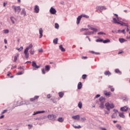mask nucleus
<instances>
[{
    "label": "nucleus",
    "mask_w": 130,
    "mask_h": 130,
    "mask_svg": "<svg viewBox=\"0 0 130 130\" xmlns=\"http://www.w3.org/2000/svg\"><path fill=\"white\" fill-rule=\"evenodd\" d=\"M96 42H103V39H97L96 40Z\"/></svg>",
    "instance_id": "obj_46"
},
{
    "label": "nucleus",
    "mask_w": 130,
    "mask_h": 130,
    "mask_svg": "<svg viewBox=\"0 0 130 130\" xmlns=\"http://www.w3.org/2000/svg\"><path fill=\"white\" fill-rule=\"evenodd\" d=\"M98 35H106V34H105V32H103L102 31H100L99 32H98Z\"/></svg>",
    "instance_id": "obj_42"
},
{
    "label": "nucleus",
    "mask_w": 130,
    "mask_h": 130,
    "mask_svg": "<svg viewBox=\"0 0 130 130\" xmlns=\"http://www.w3.org/2000/svg\"><path fill=\"white\" fill-rule=\"evenodd\" d=\"M99 97H100V94H97L95 96V99L96 98H99Z\"/></svg>",
    "instance_id": "obj_61"
},
{
    "label": "nucleus",
    "mask_w": 130,
    "mask_h": 130,
    "mask_svg": "<svg viewBox=\"0 0 130 130\" xmlns=\"http://www.w3.org/2000/svg\"><path fill=\"white\" fill-rule=\"evenodd\" d=\"M42 73L43 74V75H45V69H42Z\"/></svg>",
    "instance_id": "obj_55"
},
{
    "label": "nucleus",
    "mask_w": 130,
    "mask_h": 130,
    "mask_svg": "<svg viewBox=\"0 0 130 130\" xmlns=\"http://www.w3.org/2000/svg\"><path fill=\"white\" fill-rule=\"evenodd\" d=\"M93 34H94V31H88L84 33V35H92Z\"/></svg>",
    "instance_id": "obj_21"
},
{
    "label": "nucleus",
    "mask_w": 130,
    "mask_h": 130,
    "mask_svg": "<svg viewBox=\"0 0 130 130\" xmlns=\"http://www.w3.org/2000/svg\"><path fill=\"white\" fill-rule=\"evenodd\" d=\"M50 13L51 15H55L56 14V10L53 7H51L50 9Z\"/></svg>",
    "instance_id": "obj_6"
},
{
    "label": "nucleus",
    "mask_w": 130,
    "mask_h": 130,
    "mask_svg": "<svg viewBox=\"0 0 130 130\" xmlns=\"http://www.w3.org/2000/svg\"><path fill=\"white\" fill-rule=\"evenodd\" d=\"M32 67H33V68H35L34 70H37V69H39V68H40V66H37V64H36V62L35 61H33L32 62Z\"/></svg>",
    "instance_id": "obj_7"
},
{
    "label": "nucleus",
    "mask_w": 130,
    "mask_h": 130,
    "mask_svg": "<svg viewBox=\"0 0 130 130\" xmlns=\"http://www.w3.org/2000/svg\"><path fill=\"white\" fill-rule=\"evenodd\" d=\"M8 111V110H4L2 112V114H4V113H6Z\"/></svg>",
    "instance_id": "obj_59"
},
{
    "label": "nucleus",
    "mask_w": 130,
    "mask_h": 130,
    "mask_svg": "<svg viewBox=\"0 0 130 130\" xmlns=\"http://www.w3.org/2000/svg\"><path fill=\"white\" fill-rule=\"evenodd\" d=\"M21 15H23L24 17H26V16H27V14H26V10L24 8L22 9L21 12Z\"/></svg>",
    "instance_id": "obj_17"
},
{
    "label": "nucleus",
    "mask_w": 130,
    "mask_h": 130,
    "mask_svg": "<svg viewBox=\"0 0 130 130\" xmlns=\"http://www.w3.org/2000/svg\"><path fill=\"white\" fill-rule=\"evenodd\" d=\"M72 118L73 119L79 120L80 119V116L79 115L73 116Z\"/></svg>",
    "instance_id": "obj_19"
},
{
    "label": "nucleus",
    "mask_w": 130,
    "mask_h": 130,
    "mask_svg": "<svg viewBox=\"0 0 130 130\" xmlns=\"http://www.w3.org/2000/svg\"><path fill=\"white\" fill-rule=\"evenodd\" d=\"M117 115L116 114V113H113V114L112 115V118H115Z\"/></svg>",
    "instance_id": "obj_51"
},
{
    "label": "nucleus",
    "mask_w": 130,
    "mask_h": 130,
    "mask_svg": "<svg viewBox=\"0 0 130 130\" xmlns=\"http://www.w3.org/2000/svg\"><path fill=\"white\" fill-rule=\"evenodd\" d=\"M88 27L89 28V29H90V30H92V31H93V32H97V31H98V29H97V28H93V27H92V25H88Z\"/></svg>",
    "instance_id": "obj_11"
},
{
    "label": "nucleus",
    "mask_w": 130,
    "mask_h": 130,
    "mask_svg": "<svg viewBox=\"0 0 130 130\" xmlns=\"http://www.w3.org/2000/svg\"><path fill=\"white\" fill-rule=\"evenodd\" d=\"M59 49H60L61 51H62L63 52H64V51H66V49H64L62 45L59 46Z\"/></svg>",
    "instance_id": "obj_23"
},
{
    "label": "nucleus",
    "mask_w": 130,
    "mask_h": 130,
    "mask_svg": "<svg viewBox=\"0 0 130 130\" xmlns=\"http://www.w3.org/2000/svg\"><path fill=\"white\" fill-rule=\"evenodd\" d=\"M39 98V96L36 95V96H35L34 98H30V101H31V102H33L34 101H35V100H37V99H38Z\"/></svg>",
    "instance_id": "obj_14"
},
{
    "label": "nucleus",
    "mask_w": 130,
    "mask_h": 130,
    "mask_svg": "<svg viewBox=\"0 0 130 130\" xmlns=\"http://www.w3.org/2000/svg\"><path fill=\"white\" fill-rule=\"evenodd\" d=\"M50 100L52 101L53 103H56V100L55 98L51 99Z\"/></svg>",
    "instance_id": "obj_45"
},
{
    "label": "nucleus",
    "mask_w": 130,
    "mask_h": 130,
    "mask_svg": "<svg viewBox=\"0 0 130 130\" xmlns=\"http://www.w3.org/2000/svg\"><path fill=\"white\" fill-rule=\"evenodd\" d=\"M38 51L39 52H43V50L42 49H39Z\"/></svg>",
    "instance_id": "obj_63"
},
{
    "label": "nucleus",
    "mask_w": 130,
    "mask_h": 130,
    "mask_svg": "<svg viewBox=\"0 0 130 130\" xmlns=\"http://www.w3.org/2000/svg\"><path fill=\"white\" fill-rule=\"evenodd\" d=\"M45 71L47 72H49V71H50V66H49V65H47L45 66Z\"/></svg>",
    "instance_id": "obj_24"
},
{
    "label": "nucleus",
    "mask_w": 130,
    "mask_h": 130,
    "mask_svg": "<svg viewBox=\"0 0 130 130\" xmlns=\"http://www.w3.org/2000/svg\"><path fill=\"white\" fill-rule=\"evenodd\" d=\"M86 78H87V75L84 74V75H82V78L83 80H85V79H86Z\"/></svg>",
    "instance_id": "obj_48"
},
{
    "label": "nucleus",
    "mask_w": 130,
    "mask_h": 130,
    "mask_svg": "<svg viewBox=\"0 0 130 130\" xmlns=\"http://www.w3.org/2000/svg\"><path fill=\"white\" fill-rule=\"evenodd\" d=\"M57 120L59 122H63V118L62 117H59Z\"/></svg>",
    "instance_id": "obj_34"
},
{
    "label": "nucleus",
    "mask_w": 130,
    "mask_h": 130,
    "mask_svg": "<svg viewBox=\"0 0 130 130\" xmlns=\"http://www.w3.org/2000/svg\"><path fill=\"white\" fill-rule=\"evenodd\" d=\"M82 82H79L78 84V90H80V89H82Z\"/></svg>",
    "instance_id": "obj_26"
},
{
    "label": "nucleus",
    "mask_w": 130,
    "mask_h": 130,
    "mask_svg": "<svg viewBox=\"0 0 130 130\" xmlns=\"http://www.w3.org/2000/svg\"><path fill=\"white\" fill-rule=\"evenodd\" d=\"M82 18H83L82 15H80L77 17V21H76V24L77 25H79V24H80V22H81V20Z\"/></svg>",
    "instance_id": "obj_9"
},
{
    "label": "nucleus",
    "mask_w": 130,
    "mask_h": 130,
    "mask_svg": "<svg viewBox=\"0 0 130 130\" xmlns=\"http://www.w3.org/2000/svg\"><path fill=\"white\" fill-rule=\"evenodd\" d=\"M39 38L41 39L42 37H43V29H42V28H40L39 29Z\"/></svg>",
    "instance_id": "obj_10"
},
{
    "label": "nucleus",
    "mask_w": 130,
    "mask_h": 130,
    "mask_svg": "<svg viewBox=\"0 0 130 130\" xmlns=\"http://www.w3.org/2000/svg\"><path fill=\"white\" fill-rule=\"evenodd\" d=\"M105 106L106 107V108L108 111H110V109H112L114 108V104L113 103H107L105 104Z\"/></svg>",
    "instance_id": "obj_1"
},
{
    "label": "nucleus",
    "mask_w": 130,
    "mask_h": 130,
    "mask_svg": "<svg viewBox=\"0 0 130 130\" xmlns=\"http://www.w3.org/2000/svg\"><path fill=\"white\" fill-rule=\"evenodd\" d=\"M85 30H88V28H81L80 29V32H83V31H84Z\"/></svg>",
    "instance_id": "obj_57"
},
{
    "label": "nucleus",
    "mask_w": 130,
    "mask_h": 130,
    "mask_svg": "<svg viewBox=\"0 0 130 130\" xmlns=\"http://www.w3.org/2000/svg\"><path fill=\"white\" fill-rule=\"evenodd\" d=\"M127 109H128L127 106H124L120 108L121 111H124V112H126V111H127Z\"/></svg>",
    "instance_id": "obj_13"
},
{
    "label": "nucleus",
    "mask_w": 130,
    "mask_h": 130,
    "mask_svg": "<svg viewBox=\"0 0 130 130\" xmlns=\"http://www.w3.org/2000/svg\"><path fill=\"white\" fill-rule=\"evenodd\" d=\"M58 95L60 98H62V97H63V95H64V93L63 92H59L58 93Z\"/></svg>",
    "instance_id": "obj_28"
},
{
    "label": "nucleus",
    "mask_w": 130,
    "mask_h": 130,
    "mask_svg": "<svg viewBox=\"0 0 130 130\" xmlns=\"http://www.w3.org/2000/svg\"><path fill=\"white\" fill-rule=\"evenodd\" d=\"M21 105H23V104H26V105H28L29 104H30V103L28 101H25V103H21Z\"/></svg>",
    "instance_id": "obj_40"
},
{
    "label": "nucleus",
    "mask_w": 130,
    "mask_h": 130,
    "mask_svg": "<svg viewBox=\"0 0 130 130\" xmlns=\"http://www.w3.org/2000/svg\"><path fill=\"white\" fill-rule=\"evenodd\" d=\"M109 88H110V89H111V92H114V88H113L112 86H109Z\"/></svg>",
    "instance_id": "obj_44"
},
{
    "label": "nucleus",
    "mask_w": 130,
    "mask_h": 130,
    "mask_svg": "<svg viewBox=\"0 0 130 130\" xmlns=\"http://www.w3.org/2000/svg\"><path fill=\"white\" fill-rule=\"evenodd\" d=\"M23 73H24L23 71L19 72H18V73H17V75L18 76H20V75H23Z\"/></svg>",
    "instance_id": "obj_49"
},
{
    "label": "nucleus",
    "mask_w": 130,
    "mask_h": 130,
    "mask_svg": "<svg viewBox=\"0 0 130 130\" xmlns=\"http://www.w3.org/2000/svg\"><path fill=\"white\" fill-rule=\"evenodd\" d=\"M56 115L54 114H50L48 115V118L51 121H55L56 120Z\"/></svg>",
    "instance_id": "obj_4"
},
{
    "label": "nucleus",
    "mask_w": 130,
    "mask_h": 130,
    "mask_svg": "<svg viewBox=\"0 0 130 130\" xmlns=\"http://www.w3.org/2000/svg\"><path fill=\"white\" fill-rule=\"evenodd\" d=\"M116 127H117L119 130L121 129V126L119 124H117L116 125Z\"/></svg>",
    "instance_id": "obj_38"
},
{
    "label": "nucleus",
    "mask_w": 130,
    "mask_h": 130,
    "mask_svg": "<svg viewBox=\"0 0 130 130\" xmlns=\"http://www.w3.org/2000/svg\"><path fill=\"white\" fill-rule=\"evenodd\" d=\"M20 54L19 53L16 54V55L14 56V59L13 60L14 62H16L18 60V57Z\"/></svg>",
    "instance_id": "obj_20"
},
{
    "label": "nucleus",
    "mask_w": 130,
    "mask_h": 130,
    "mask_svg": "<svg viewBox=\"0 0 130 130\" xmlns=\"http://www.w3.org/2000/svg\"><path fill=\"white\" fill-rule=\"evenodd\" d=\"M82 16V17H83V18H86V19H89V16H88L87 15H83Z\"/></svg>",
    "instance_id": "obj_52"
},
{
    "label": "nucleus",
    "mask_w": 130,
    "mask_h": 130,
    "mask_svg": "<svg viewBox=\"0 0 130 130\" xmlns=\"http://www.w3.org/2000/svg\"><path fill=\"white\" fill-rule=\"evenodd\" d=\"M119 116L120 117H122V118H124L125 117V116H124V114H123V113L119 112Z\"/></svg>",
    "instance_id": "obj_27"
},
{
    "label": "nucleus",
    "mask_w": 130,
    "mask_h": 130,
    "mask_svg": "<svg viewBox=\"0 0 130 130\" xmlns=\"http://www.w3.org/2000/svg\"><path fill=\"white\" fill-rule=\"evenodd\" d=\"M114 15L115 16L116 18H117L118 21H119V18H118V15L114 13Z\"/></svg>",
    "instance_id": "obj_54"
},
{
    "label": "nucleus",
    "mask_w": 130,
    "mask_h": 130,
    "mask_svg": "<svg viewBox=\"0 0 130 130\" xmlns=\"http://www.w3.org/2000/svg\"><path fill=\"white\" fill-rule=\"evenodd\" d=\"M113 111H114V113H117V112H118V110H116V109H114Z\"/></svg>",
    "instance_id": "obj_62"
},
{
    "label": "nucleus",
    "mask_w": 130,
    "mask_h": 130,
    "mask_svg": "<svg viewBox=\"0 0 130 130\" xmlns=\"http://www.w3.org/2000/svg\"><path fill=\"white\" fill-rule=\"evenodd\" d=\"M29 53L31 54V55H33L34 53H35V51H34V49H31L29 50Z\"/></svg>",
    "instance_id": "obj_30"
},
{
    "label": "nucleus",
    "mask_w": 130,
    "mask_h": 130,
    "mask_svg": "<svg viewBox=\"0 0 130 130\" xmlns=\"http://www.w3.org/2000/svg\"><path fill=\"white\" fill-rule=\"evenodd\" d=\"M122 100H123V101H128V98H127V97L126 96L123 97Z\"/></svg>",
    "instance_id": "obj_39"
},
{
    "label": "nucleus",
    "mask_w": 130,
    "mask_h": 130,
    "mask_svg": "<svg viewBox=\"0 0 130 130\" xmlns=\"http://www.w3.org/2000/svg\"><path fill=\"white\" fill-rule=\"evenodd\" d=\"M101 129H102V130H107V129H106V128H105V127H102V128H101Z\"/></svg>",
    "instance_id": "obj_64"
},
{
    "label": "nucleus",
    "mask_w": 130,
    "mask_h": 130,
    "mask_svg": "<svg viewBox=\"0 0 130 130\" xmlns=\"http://www.w3.org/2000/svg\"><path fill=\"white\" fill-rule=\"evenodd\" d=\"M105 76H110V75H111V73L109 71H106L105 72Z\"/></svg>",
    "instance_id": "obj_33"
},
{
    "label": "nucleus",
    "mask_w": 130,
    "mask_h": 130,
    "mask_svg": "<svg viewBox=\"0 0 130 130\" xmlns=\"http://www.w3.org/2000/svg\"><path fill=\"white\" fill-rule=\"evenodd\" d=\"M104 94L106 96H110L111 95V92L104 91Z\"/></svg>",
    "instance_id": "obj_32"
},
{
    "label": "nucleus",
    "mask_w": 130,
    "mask_h": 130,
    "mask_svg": "<svg viewBox=\"0 0 130 130\" xmlns=\"http://www.w3.org/2000/svg\"><path fill=\"white\" fill-rule=\"evenodd\" d=\"M119 33L120 32L121 33H123V34H125V29H123V30H118Z\"/></svg>",
    "instance_id": "obj_41"
},
{
    "label": "nucleus",
    "mask_w": 130,
    "mask_h": 130,
    "mask_svg": "<svg viewBox=\"0 0 130 130\" xmlns=\"http://www.w3.org/2000/svg\"><path fill=\"white\" fill-rule=\"evenodd\" d=\"M110 111H105V114H109V113H110Z\"/></svg>",
    "instance_id": "obj_58"
},
{
    "label": "nucleus",
    "mask_w": 130,
    "mask_h": 130,
    "mask_svg": "<svg viewBox=\"0 0 130 130\" xmlns=\"http://www.w3.org/2000/svg\"><path fill=\"white\" fill-rule=\"evenodd\" d=\"M55 29H58V28H59V25H58V23H55Z\"/></svg>",
    "instance_id": "obj_43"
},
{
    "label": "nucleus",
    "mask_w": 130,
    "mask_h": 130,
    "mask_svg": "<svg viewBox=\"0 0 130 130\" xmlns=\"http://www.w3.org/2000/svg\"><path fill=\"white\" fill-rule=\"evenodd\" d=\"M96 10H98V11H100V12H102V11H105V10H106V7H105L104 6H97Z\"/></svg>",
    "instance_id": "obj_5"
},
{
    "label": "nucleus",
    "mask_w": 130,
    "mask_h": 130,
    "mask_svg": "<svg viewBox=\"0 0 130 130\" xmlns=\"http://www.w3.org/2000/svg\"><path fill=\"white\" fill-rule=\"evenodd\" d=\"M33 47V45L32 44H29V45L26 47L24 50H26L27 51H29V49H31Z\"/></svg>",
    "instance_id": "obj_18"
},
{
    "label": "nucleus",
    "mask_w": 130,
    "mask_h": 130,
    "mask_svg": "<svg viewBox=\"0 0 130 130\" xmlns=\"http://www.w3.org/2000/svg\"><path fill=\"white\" fill-rule=\"evenodd\" d=\"M79 108L81 109L82 107H83V104H82V102H79L78 105Z\"/></svg>",
    "instance_id": "obj_31"
},
{
    "label": "nucleus",
    "mask_w": 130,
    "mask_h": 130,
    "mask_svg": "<svg viewBox=\"0 0 130 130\" xmlns=\"http://www.w3.org/2000/svg\"><path fill=\"white\" fill-rule=\"evenodd\" d=\"M40 113H45V111H38L34 113L32 115H36V114H40Z\"/></svg>",
    "instance_id": "obj_16"
},
{
    "label": "nucleus",
    "mask_w": 130,
    "mask_h": 130,
    "mask_svg": "<svg viewBox=\"0 0 130 130\" xmlns=\"http://www.w3.org/2000/svg\"><path fill=\"white\" fill-rule=\"evenodd\" d=\"M106 99L105 98L102 96L100 98L99 101L101 102V104H100V108L102 109H103L104 108V103H105Z\"/></svg>",
    "instance_id": "obj_3"
},
{
    "label": "nucleus",
    "mask_w": 130,
    "mask_h": 130,
    "mask_svg": "<svg viewBox=\"0 0 130 130\" xmlns=\"http://www.w3.org/2000/svg\"><path fill=\"white\" fill-rule=\"evenodd\" d=\"M3 31L4 33H5V34H8V33H9V29H4Z\"/></svg>",
    "instance_id": "obj_47"
},
{
    "label": "nucleus",
    "mask_w": 130,
    "mask_h": 130,
    "mask_svg": "<svg viewBox=\"0 0 130 130\" xmlns=\"http://www.w3.org/2000/svg\"><path fill=\"white\" fill-rule=\"evenodd\" d=\"M28 129H31L33 127V125L28 124Z\"/></svg>",
    "instance_id": "obj_50"
},
{
    "label": "nucleus",
    "mask_w": 130,
    "mask_h": 130,
    "mask_svg": "<svg viewBox=\"0 0 130 130\" xmlns=\"http://www.w3.org/2000/svg\"><path fill=\"white\" fill-rule=\"evenodd\" d=\"M28 52V51L24 50V53L25 55V58H29V53Z\"/></svg>",
    "instance_id": "obj_15"
},
{
    "label": "nucleus",
    "mask_w": 130,
    "mask_h": 130,
    "mask_svg": "<svg viewBox=\"0 0 130 130\" xmlns=\"http://www.w3.org/2000/svg\"><path fill=\"white\" fill-rule=\"evenodd\" d=\"M12 10H13V11H14L15 13H17V14L18 15H19V14H20V12H21V7L20 6H16L15 5H13L11 7Z\"/></svg>",
    "instance_id": "obj_2"
},
{
    "label": "nucleus",
    "mask_w": 130,
    "mask_h": 130,
    "mask_svg": "<svg viewBox=\"0 0 130 130\" xmlns=\"http://www.w3.org/2000/svg\"><path fill=\"white\" fill-rule=\"evenodd\" d=\"M119 41L120 43H123L124 42H126L127 41L123 38H120L119 39Z\"/></svg>",
    "instance_id": "obj_22"
},
{
    "label": "nucleus",
    "mask_w": 130,
    "mask_h": 130,
    "mask_svg": "<svg viewBox=\"0 0 130 130\" xmlns=\"http://www.w3.org/2000/svg\"><path fill=\"white\" fill-rule=\"evenodd\" d=\"M115 73H116V74H119V75H121L122 74L121 71H120L118 69L115 70Z\"/></svg>",
    "instance_id": "obj_25"
},
{
    "label": "nucleus",
    "mask_w": 130,
    "mask_h": 130,
    "mask_svg": "<svg viewBox=\"0 0 130 130\" xmlns=\"http://www.w3.org/2000/svg\"><path fill=\"white\" fill-rule=\"evenodd\" d=\"M51 98V95H50V94H48L47 95V98H48V99H49Z\"/></svg>",
    "instance_id": "obj_56"
},
{
    "label": "nucleus",
    "mask_w": 130,
    "mask_h": 130,
    "mask_svg": "<svg viewBox=\"0 0 130 130\" xmlns=\"http://www.w3.org/2000/svg\"><path fill=\"white\" fill-rule=\"evenodd\" d=\"M73 126H74V127L75 128H81V127H82L81 126V125H79V126H74V125H73Z\"/></svg>",
    "instance_id": "obj_53"
},
{
    "label": "nucleus",
    "mask_w": 130,
    "mask_h": 130,
    "mask_svg": "<svg viewBox=\"0 0 130 130\" xmlns=\"http://www.w3.org/2000/svg\"><path fill=\"white\" fill-rule=\"evenodd\" d=\"M23 47H20V48H17L16 50H18V51H22L23 50Z\"/></svg>",
    "instance_id": "obj_37"
},
{
    "label": "nucleus",
    "mask_w": 130,
    "mask_h": 130,
    "mask_svg": "<svg viewBox=\"0 0 130 130\" xmlns=\"http://www.w3.org/2000/svg\"><path fill=\"white\" fill-rule=\"evenodd\" d=\"M103 43H109V42H110V41L109 39H107L106 40H103Z\"/></svg>",
    "instance_id": "obj_36"
},
{
    "label": "nucleus",
    "mask_w": 130,
    "mask_h": 130,
    "mask_svg": "<svg viewBox=\"0 0 130 130\" xmlns=\"http://www.w3.org/2000/svg\"><path fill=\"white\" fill-rule=\"evenodd\" d=\"M58 41V39L56 38L53 40V43L54 44H57V42Z\"/></svg>",
    "instance_id": "obj_35"
},
{
    "label": "nucleus",
    "mask_w": 130,
    "mask_h": 130,
    "mask_svg": "<svg viewBox=\"0 0 130 130\" xmlns=\"http://www.w3.org/2000/svg\"><path fill=\"white\" fill-rule=\"evenodd\" d=\"M10 20L12 23V24H15V20H16V18L14 17H10Z\"/></svg>",
    "instance_id": "obj_29"
},
{
    "label": "nucleus",
    "mask_w": 130,
    "mask_h": 130,
    "mask_svg": "<svg viewBox=\"0 0 130 130\" xmlns=\"http://www.w3.org/2000/svg\"><path fill=\"white\" fill-rule=\"evenodd\" d=\"M86 120V118L82 117L81 118V121H85Z\"/></svg>",
    "instance_id": "obj_60"
},
{
    "label": "nucleus",
    "mask_w": 130,
    "mask_h": 130,
    "mask_svg": "<svg viewBox=\"0 0 130 130\" xmlns=\"http://www.w3.org/2000/svg\"><path fill=\"white\" fill-rule=\"evenodd\" d=\"M113 23H114L115 24H118L119 25H122V24L121 23L119 22V21H118L117 19H116V18H113Z\"/></svg>",
    "instance_id": "obj_12"
},
{
    "label": "nucleus",
    "mask_w": 130,
    "mask_h": 130,
    "mask_svg": "<svg viewBox=\"0 0 130 130\" xmlns=\"http://www.w3.org/2000/svg\"><path fill=\"white\" fill-rule=\"evenodd\" d=\"M39 11H40V9H39V6H38V5H36L34 8V13L38 14V13H39Z\"/></svg>",
    "instance_id": "obj_8"
}]
</instances>
